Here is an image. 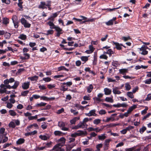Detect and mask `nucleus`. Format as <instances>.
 I'll return each instance as SVG.
<instances>
[{
    "label": "nucleus",
    "instance_id": "obj_60",
    "mask_svg": "<svg viewBox=\"0 0 151 151\" xmlns=\"http://www.w3.org/2000/svg\"><path fill=\"white\" fill-rule=\"evenodd\" d=\"M102 144L101 143L97 145L96 146V148L98 151H100V148L102 147Z\"/></svg>",
    "mask_w": 151,
    "mask_h": 151
},
{
    "label": "nucleus",
    "instance_id": "obj_34",
    "mask_svg": "<svg viewBox=\"0 0 151 151\" xmlns=\"http://www.w3.org/2000/svg\"><path fill=\"white\" fill-rule=\"evenodd\" d=\"M39 138L44 140H46L49 138L47 136L42 135H40L39 136Z\"/></svg>",
    "mask_w": 151,
    "mask_h": 151
},
{
    "label": "nucleus",
    "instance_id": "obj_2",
    "mask_svg": "<svg viewBox=\"0 0 151 151\" xmlns=\"http://www.w3.org/2000/svg\"><path fill=\"white\" fill-rule=\"evenodd\" d=\"M55 29V30L57 32L56 34V37H60V35L63 34L64 32L63 29L59 26H57Z\"/></svg>",
    "mask_w": 151,
    "mask_h": 151
},
{
    "label": "nucleus",
    "instance_id": "obj_23",
    "mask_svg": "<svg viewBox=\"0 0 151 151\" xmlns=\"http://www.w3.org/2000/svg\"><path fill=\"white\" fill-rule=\"evenodd\" d=\"M38 77L36 76H35L32 77H29L28 79L30 80L31 81H36L38 79Z\"/></svg>",
    "mask_w": 151,
    "mask_h": 151
},
{
    "label": "nucleus",
    "instance_id": "obj_63",
    "mask_svg": "<svg viewBox=\"0 0 151 151\" xmlns=\"http://www.w3.org/2000/svg\"><path fill=\"white\" fill-rule=\"evenodd\" d=\"M144 82L145 84H150L151 83V78L147 79Z\"/></svg>",
    "mask_w": 151,
    "mask_h": 151
},
{
    "label": "nucleus",
    "instance_id": "obj_44",
    "mask_svg": "<svg viewBox=\"0 0 151 151\" xmlns=\"http://www.w3.org/2000/svg\"><path fill=\"white\" fill-rule=\"evenodd\" d=\"M58 71H60L61 70H65L67 71H68L69 70L66 68L64 66H61L59 67L58 68Z\"/></svg>",
    "mask_w": 151,
    "mask_h": 151
},
{
    "label": "nucleus",
    "instance_id": "obj_9",
    "mask_svg": "<svg viewBox=\"0 0 151 151\" xmlns=\"http://www.w3.org/2000/svg\"><path fill=\"white\" fill-rule=\"evenodd\" d=\"M139 49L140 51H142V52L141 53L142 55H145L147 54L148 52L145 50L144 47L142 46Z\"/></svg>",
    "mask_w": 151,
    "mask_h": 151
},
{
    "label": "nucleus",
    "instance_id": "obj_21",
    "mask_svg": "<svg viewBox=\"0 0 151 151\" xmlns=\"http://www.w3.org/2000/svg\"><path fill=\"white\" fill-rule=\"evenodd\" d=\"M2 23L4 24H7L9 23V19L7 17L3 18Z\"/></svg>",
    "mask_w": 151,
    "mask_h": 151
},
{
    "label": "nucleus",
    "instance_id": "obj_1",
    "mask_svg": "<svg viewBox=\"0 0 151 151\" xmlns=\"http://www.w3.org/2000/svg\"><path fill=\"white\" fill-rule=\"evenodd\" d=\"M14 26L15 28H17L19 27V20L17 17L16 15H14L12 18Z\"/></svg>",
    "mask_w": 151,
    "mask_h": 151
},
{
    "label": "nucleus",
    "instance_id": "obj_51",
    "mask_svg": "<svg viewBox=\"0 0 151 151\" xmlns=\"http://www.w3.org/2000/svg\"><path fill=\"white\" fill-rule=\"evenodd\" d=\"M81 128V126L80 125V123L78 124L77 125L75 126L72 128V129H78L79 128Z\"/></svg>",
    "mask_w": 151,
    "mask_h": 151
},
{
    "label": "nucleus",
    "instance_id": "obj_61",
    "mask_svg": "<svg viewBox=\"0 0 151 151\" xmlns=\"http://www.w3.org/2000/svg\"><path fill=\"white\" fill-rule=\"evenodd\" d=\"M151 99V94H149L147 95V96L145 100L148 101Z\"/></svg>",
    "mask_w": 151,
    "mask_h": 151
},
{
    "label": "nucleus",
    "instance_id": "obj_31",
    "mask_svg": "<svg viewBox=\"0 0 151 151\" xmlns=\"http://www.w3.org/2000/svg\"><path fill=\"white\" fill-rule=\"evenodd\" d=\"M146 128L144 126L142 127L139 129V132L141 134H142L143 132L146 130Z\"/></svg>",
    "mask_w": 151,
    "mask_h": 151
},
{
    "label": "nucleus",
    "instance_id": "obj_40",
    "mask_svg": "<svg viewBox=\"0 0 151 151\" xmlns=\"http://www.w3.org/2000/svg\"><path fill=\"white\" fill-rule=\"evenodd\" d=\"M10 114L12 116H15L17 114L13 110H10L9 111Z\"/></svg>",
    "mask_w": 151,
    "mask_h": 151
},
{
    "label": "nucleus",
    "instance_id": "obj_33",
    "mask_svg": "<svg viewBox=\"0 0 151 151\" xmlns=\"http://www.w3.org/2000/svg\"><path fill=\"white\" fill-rule=\"evenodd\" d=\"M115 120L114 117L111 116L110 117L107 118V119L105 121L106 122H108L109 121H113Z\"/></svg>",
    "mask_w": 151,
    "mask_h": 151
},
{
    "label": "nucleus",
    "instance_id": "obj_49",
    "mask_svg": "<svg viewBox=\"0 0 151 151\" xmlns=\"http://www.w3.org/2000/svg\"><path fill=\"white\" fill-rule=\"evenodd\" d=\"M101 120L99 119H95L93 122V123L96 124H98L100 123Z\"/></svg>",
    "mask_w": 151,
    "mask_h": 151
},
{
    "label": "nucleus",
    "instance_id": "obj_13",
    "mask_svg": "<svg viewBox=\"0 0 151 151\" xmlns=\"http://www.w3.org/2000/svg\"><path fill=\"white\" fill-rule=\"evenodd\" d=\"M78 132L76 134L78 136H81L82 135H85L86 134L87 132L86 131L84 132L82 130H78L77 131Z\"/></svg>",
    "mask_w": 151,
    "mask_h": 151
},
{
    "label": "nucleus",
    "instance_id": "obj_39",
    "mask_svg": "<svg viewBox=\"0 0 151 151\" xmlns=\"http://www.w3.org/2000/svg\"><path fill=\"white\" fill-rule=\"evenodd\" d=\"M104 53H106V54L109 55L110 56L112 54H113L114 52L111 49H108L106 52H105Z\"/></svg>",
    "mask_w": 151,
    "mask_h": 151
},
{
    "label": "nucleus",
    "instance_id": "obj_26",
    "mask_svg": "<svg viewBox=\"0 0 151 151\" xmlns=\"http://www.w3.org/2000/svg\"><path fill=\"white\" fill-rule=\"evenodd\" d=\"M52 144V142H47L46 143H43V145H45L44 146V147L45 148H46L51 147Z\"/></svg>",
    "mask_w": 151,
    "mask_h": 151
},
{
    "label": "nucleus",
    "instance_id": "obj_54",
    "mask_svg": "<svg viewBox=\"0 0 151 151\" xmlns=\"http://www.w3.org/2000/svg\"><path fill=\"white\" fill-rule=\"evenodd\" d=\"M99 58L100 59H104L105 60H107V59L108 58V57L106 55H104V54H103V55H101L100 56Z\"/></svg>",
    "mask_w": 151,
    "mask_h": 151
},
{
    "label": "nucleus",
    "instance_id": "obj_48",
    "mask_svg": "<svg viewBox=\"0 0 151 151\" xmlns=\"http://www.w3.org/2000/svg\"><path fill=\"white\" fill-rule=\"evenodd\" d=\"M51 1H47V4L46 5V6H47L48 9L50 10H51V8L50 7V6H51Z\"/></svg>",
    "mask_w": 151,
    "mask_h": 151
},
{
    "label": "nucleus",
    "instance_id": "obj_24",
    "mask_svg": "<svg viewBox=\"0 0 151 151\" xmlns=\"http://www.w3.org/2000/svg\"><path fill=\"white\" fill-rule=\"evenodd\" d=\"M105 135V134H103L101 135H99L98 136L99 139L102 141L104 140L106 138Z\"/></svg>",
    "mask_w": 151,
    "mask_h": 151
},
{
    "label": "nucleus",
    "instance_id": "obj_64",
    "mask_svg": "<svg viewBox=\"0 0 151 151\" xmlns=\"http://www.w3.org/2000/svg\"><path fill=\"white\" fill-rule=\"evenodd\" d=\"M135 147H134L131 148H126L125 150V151H133L135 149Z\"/></svg>",
    "mask_w": 151,
    "mask_h": 151
},
{
    "label": "nucleus",
    "instance_id": "obj_12",
    "mask_svg": "<svg viewBox=\"0 0 151 151\" xmlns=\"http://www.w3.org/2000/svg\"><path fill=\"white\" fill-rule=\"evenodd\" d=\"M120 88L119 87H116L113 89V92L115 94H120L121 93L120 91L117 90L118 89H119Z\"/></svg>",
    "mask_w": 151,
    "mask_h": 151
},
{
    "label": "nucleus",
    "instance_id": "obj_11",
    "mask_svg": "<svg viewBox=\"0 0 151 151\" xmlns=\"http://www.w3.org/2000/svg\"><path fill=\"white\" fill-rule=\"evenodd\" d=\"M54 134L55 136H62L65 135V133H63L61 131H55L54 132Z\"/></svg>",
    "mask_w": 151,
    "mask_h": 151
},
{
    "label": "nucleus",
    "instance_id": "obj_3",
    "mask_svg": "<svg viewBox=\"0 0 151 151\" xmlns=\"http://www.w3.org/2000/svg\"><path fill=\"white\" fill-rule=\"evenodd\" d=\"M21 22L25 28H29L31 26V24L27 22V20L24 18L21 19Z\"/></svg>",
    "mask_w": 151,
    "mask_h": 151
},
{
    "label": "nucleus",
    "instance_id": "obj_30",
    "mask_svg": "<svg viewBox=\"0 0 151 151\" xmlns=\"http://www.w3.org/2000/svg\"><path fill=\"white\" fill-rule=\"evenodd\" d=\"M18 37L22 40H24L27 38V36L25 35L22 34L19 35Z\"/></svg>",
    "mask_w": 151,
    "mask_h": 151
},
{
    "label": "nucleus",
    "instance_id": "obj_20",
    "mask_svg": "<svg viewBox=\"0 0 151 151\" xmlns=\"http://www.w3.org/2000/svg\"><path fill=\"white\" fill-rule=\"evenodd\" d=\"M20 84V82L17 81H14V85L12 86V88L13 89H15L17 88Z\"/></svg>",
    "mask_w": 151,
    "mask_h": 151
},
{
    "label": "nucleus",
    "instance_id": "obj_57",
    "mask_svg": "<svg viewBox=\"0 0 151 151\" xmlns=\"http://www.w3.org/2000/svg\"><path fill=\"white\" fill-rule=\"evenodd\" d=\"M76 109H71L70 110V112L71 113H73V114L74 115H76L78 113V111L76 112Z\"/></svg>",
    "mask_w": 151,
    "mask_h": 151
},
{
    "label": "nucleus",
    "instance_id": "obj_32",
    "mask_svg": "<svg viewBox=\"0 0 151 151\" xmlns=\"http://www.w3.org/2000/svg\"><path fill=\"white\" fill-rule=\"evenodd\" d=\"M81 60L83 61H84L85 62L87 61L88 60V57L86 56H82L81 58Z\"/></svg>",
    "mask_w": 151,
    "mask_h": 151
},
{
    "label": "nucleus",
    "instance_id": "obj_5",
    "mask_svg": "<svg viewBox=\"0 0 151 151\" xmlns=\"http://www.w3.org/2000/svg\"><path fill=\"white\" fill-rule=\"evenodd\" d=\"M30 85V82L23 83H22V87L23 89L27 90L29 88Z\"/></svg>",
    "mask_w": 151,
    "mask_h": 151
},
{
    "label": "nucleus",
    "instance_id": "obj_45",
    "mask_svg": "<svg viewBox=\"0 0 151 151\" xmlns=\"http://www.w3.org/2000/svg\"><path fill=\"white\" fill-rule=\"evenodd\" d=\"M51 80V79L50 78L48 77L43 78L42 80V81H45V82H49Z\"/></svg>",
    "mask_w": 151,
    "mask_h": 151
},
{
    "label": "nucleus",
    "instance_id": "obj_29",
    "mask_svg": "<svg viewBox=\"0 0 151 151\" xmlns=\"http://www.w3.org/2000/svg\"><path fill=\"white\" fill-rule=\"evenodd\" d=\"M67 87H70L72 84V83L71 81H69L66 83H63L62 84Z\"/></svg>",
    "mask_w": 151,
    "mask_h": 151
},
{
    "label": "nucleus",
    "instance_id": "obj_14",
    "mask_svg": "<svg viewBox=\"0 0 151 151\" xmlns=\"http://www.w3.org/2000/svg\"><path fill=\"white\" fill-rule=\"evenodd\" d=\"M137 108V105H134L130 107L127 110V111L129 114H130L133 110L136 108Z\"/></svg>",
    "mask_w": 151,
    "mask_h": 151
},
{
    "label": "nucleus",
    "instance_id": "obj_53",
    "mask_svg": "<svg viewBox=\"0 0 151 151\" xmlns=\"http://www.w3.org/2000/svg\"><path fill=\"white\" fill-rule=\"evenodd\" d=\"M93 65H96L97 63V57L96 56L94 55L93 57Z\"/></svg>",
    "mask_w": 151,
    "mask_h": 151
},
{
    "label": "nucleus",
    "instance_id": "obj_18",
    "mask_svg": "<svg viewBox=\"0 0 151 151\" xmlns=\"http://www.w3.org/2000/svg\"><path fill=\"white\" fill-rule=\"evenodd\" d=\"M87 89V92L88 93H90L93 90V87L92 84H90L89 86L86 88Z\"/></svg>",
    "mask_w": 151,
    "mask_h": 151
},
{
    "label": "nucleus",
    "instance_id": "obj_58",
    "mask_svg": "<svg viewBox=\"0 0 151 151\" xmlns=\"http://www.w3.org/2000/svg\"><path fill=\"white\" fill-rule=\"evenodd\" d=\"M3 3H4L7 4H9L11 3L10 0H1Z\"/></svg>",
    "mask_w": 151,
    "mask_h": 151
},
{
    "label": "nucleus",
    "instance_id": "obj_41",
    "mask_svg": "<svg viewBox=\"0 0 151 151\" xmlns=\"http://www.w3.org/2000/svg\"><path fill=\"white\" fill-rule=\"evenodd\" d=\"M65 123L63 122H58V126L60 127H65Z\"/></svg>",
    "mask_w": 151,
    "mask_h": 151
},
{
    "label": "nucleus",
    "instance_id": "obj_35",
    "mask_svg": "<svg viewBox=\"0 0 151 151\" xmlns=\"http://www.w3.org/2000/svg\"><path fill=\"white\" fill-rule=\"evenodd\" d=\"M125 87L126 88V91H129L131 88L130 85L128 83H127L125 84Z\"/></svg>",
    "mask_w": 151,
    "mask_h": 151
},
{
    "label": "nucleus",
    "instance_id": "obj_22",
    "mask_svg": "<svg viewBox=\"0 0 151 151\" xmlns=\"http://www.w3.org/2000/svg\"><path fill=\"white\" fill-rule=\"evenodd\" d=\"M25 139L23 138H20L16 142L17 145H21L24 142Z\"/></svg>",
    "mask_w": 151,
    "mask_h": 151
},
{
    "label": "nucleus",
    "instance_id": "obj_36",
    "mask_svg": "<svg viewBox=\"0 0 151 151\" xmlns=\"http://www.w3.org/2000/svg\"><path fill=\"white\" fill-rule=\"evenodd\" d=\"M105 101L111 103L113 102V99L110 97H106L105 99Z\"/></svg>",
    "mask_w": 151,
    "mask_h": 151
},
{
    "label": "nucleus",
    "instance_id": "obj_10",
    "mask_svg": "<svg viewBox=\"0 0 151 151\" xmlns=\"http://www.w3.org/2000/svg\"><path fill=\"white\" fill-rule=\"evenodd\" d=\"M46 4H45V2L41 1L40 2V4L39 5L38 8L39 9H47V8L46 6Z\"/></svg>",
    "mask_w": 151,
    "mask_h": 151
},
{
    "label": "nucleus",
    "instance_id": "obj_47",
    "mask_svg": "<svg viewBox=\"0 0 151 151\" xmlns=\"http://www.w3.org/2000/svg\"><path fill=\"white\" fill-rule=\"evenodd\" d=\"M37 118V115H36L35 116H29L28 117V119L29 120H32L35 119H36Z\"/></svg>",
    "mask_w": 151,
    "mask_h": 151
},
{
    "label": "nucleus",
    "instance_id": "obj_52",
    "mask_svg": "<svg viewBox=\"0 0 151 151\" xmlns=\"http://www.w3.org/2000/svg\"><path fill=\"white\" fill-rule=\"evenodd\" d=\"M105 24L107 25L110 26L113 24V22H112V20H110L108 22H106Z\"/></svg>",
    "mask_w": 151,
    "mask_h": 151
},
{
    "label": "nucleus",
    "instance_id": "obj_7",
    "mask_svg": "<svg viewBox=\"0 0 151 151\" xmlns=\"http://www.w3.org/2000/svg\"><path fill=\"white\" fill-rule=\"evenodd\" d=\"M119 73L123 76L126 75L128 73V69L126 68H122L119 70Z\"/></svg>",
    "mask_w": 151,
    "mask_h": 151
},
{
    "label": "nucleus",
    "instance_id": "obj_42",
    "mask_svg": "<svg viewBox=\"0 0 151 151\" xmlns=\"http://www.w3.org/2000/svg\"><path fill=\"white\" fill-rule=\"evenodd\" d=\"M75 106L78 109H80L81 110H83L84 109V107L81 105H80L78 104H76L75 105Z\"/></svg>",
    "mask_w": 151,
    "mask_h": 151
},
{
    "label": "nucleus",
    "instance_id": "obj_27",
    "mask_svg": "<svg viewBox=\"0 0 151 151\" xmlns=\"http://www.w3.org/2000/svg\"><path fill=\"white\" fill-rule=\"evenodd\" d=\"M66 139L63 137H61L58 140V142H61L63 144H65V143Z\"/></svg>",
    "mask_w": 151,
    "mask_h": 151
},
{
    "label": "nucleus",
    "instance_id": "obj_17",
    "mask_svg": "<svg viewBox=\"0 0 151 151\" xmlns=\"http://www.w3.org/2000/svg\"><path fill=\"white\" fill-rule=\"evenodd\" d=\"M47 24L50 27V28L51 29H55L57 26H55L53 23V22L49 21L48 22Z\"/></svg>",
    "mask_w": 151,
    "mask_h": 151
},
{
    "label": "nucleus",
    "instance_id": "obj_19",
    "mask_svg": "<svg viewBox=\"0 0 151 151\" xmlns=\"http://www.w3.org/2000/svg\"><path fill=\"white\" fill-rule=\"evenodd\" d=\"M80 117H74L72 119L70 120V123L72 124H75V122L77 120H78L80 119Z\"/></svg>",
    "mask_w": 151,
    "mask_h": 151
},
{
    "label": "nucleus",
    "instance_id": "obj_25",
    "mask_svg": "<svg viewBox=\"0 0 151 151\" xmlns=\"http://www.w3.org/2000/svg\"><path fill=\"white\" fill-rule=\"evenodd\" d=\"M29 90L24 91L21 92V96H26L29 93Z\"/></svg>",
    "mask_w": 151,
    "mask_h": 151
},
{
    "label": "nucleus",
    "instance_id": "obj_16",
    "mask_svg": "<svg viewBox=\"0 0 151 151\" xmlns=\"http://www.w3.org/2000/svg\"><path fill=\"white\" fill-rule=\"evenodd\" d=\"M105 92V94L106 95H109L111 94V90L107 88H105L104 89Z\"/></svg>",
    "mask_w": 151,
    "mask_h": 151
},
{
    "label": "nucleus",
    "instance_id": "obj_15",
    "mask_svg": "<svg viewBox=\"0 0 151 151\" xmlns=\"http://www.w3.org/2000/svg\"><path fill=\"white\" fill-rule=\"evenodd\" d=\"M89 129L90 131H95L96 132H98L102 130V129H99L98 127L96 128L90 127Z\"/></svg>",
    "mask_w": 151,
    "mask_h": 151
},
{
    "label": "nucleus",
    "instance_id": "obj_59",
    "mask_svg": "<svg viewBox=\"0 0 151 151\" xmlns=\"http://www.w3.org/2000/svg\"><path fill=\"white\" fill-rule=\"evenodd\" d=\"M89 50L92 52H93L95 50V48L93 47L92 45H89Z\"/></svg>",
    "mask_w": 151,
    "mask_h": 151
},
{
    "label": "nucleus",
    "instance_id": "obj_6",
    "mask_svg": "<svg viewBox=\"0 0 151 151\" xmlns=\"http://www.w3.org/2000/svg\"><path fill=\"white\" fill-rule=\"evenodd\" d=\"M111 139H106L105 140L104 143V150H107L108 149L109 147V142L111 141Z\"/></svg>",
    "mask_w": 151,
    "mask_h": 151
},
{
    "label": "nucleus",
    "instance_id": "obj_8",
    "mask_svg": "<svg viewBox=\"0 0 151 151\" xmlns=\"http://www.w3.org/2000/svg\"><path fill=\"white\" fill-rule=\"evenodd\" d=\"M96 110L95 109L91 110L88 113H86L85 115L86 116H95L96 115V114L95 113Z\"/></svg>",
    "mask_w": 151,
    "mask_h": 151
},
{
    "label": "nucleus",
    "instance_id": "obj_56",
    "mask_svg": "<svg viewBox=\"0 0 151 151\" xmlns=\"http://www.w3.org/2000/svg\"><path fill=\"white\" fill-rule=\"evenodd\" d=\"M148 109V108L147 106H146L145 109L141 111V114L144 115L147 113V111Z\"/></svg>",
    "mask_w": 151,
    "mask_h": 151
},
{
    "label": "nucleus",
    "instance_id": "obj_4",
    "mask_svg": "<svg viewBox=\"0 0 151 151\" xmlns=\"http://www.w3.org/2000/svg\"><path fill=\"white\" fill-rule=\"evenodd\" d=\"M111 43L113 45H115V47L114 48H116L117 50H121L122 49V46H123V45L122 44H119V43L117 42H115L114 41H112Z\"/></svg>",
    "mask_w": 151,
    "mask_h": 151
},
{
    "label": "nucleus",
    "instance_id": "obj_46",
    "mask_svg": "<svg viewBox=\"0 0 151 151\" xmlns=\"http://www.w3.org/2000/svg\"><path fill=\"white\" fill-rule=\"evenodd\" d=\"M46 104V103H43L42 102H41L40 103L37 104H36V106H45Z\"/></svg>",
    "mask_w": 151,
    "mask_h": 151
},
{
    "label": "nucleus",
    "instance_id": "obj_38",
    "mask_svg": "<svg viewBox=\"0 0 151 151\" xmlns=\"http://www.w3.org/2000/svg\"><path fill=\"white\" fill-rule=\"evenodd\" d=\"M4 34V37L6 39H9L10 38L11 34L10 33L6 32Z\"/></svg>",
    "mask_w": 151,
    "mask_h": 151
},
{
    "label": "nucleus",
    "instance_id": "obj_37",
    "mask_svg": "<svg viewBox=\"0 0 151 151\" xmlns=\"http://www.w3.org/2000/svg\"><path fill=\"white\" fill-rule=\"evenodd\" d=\"M127 95L131 99H133L134 98V96L133 94V93L131 92H128L127 93Z\"/></svg>",
    "mask_w": 151,
    "mask_h": 151
},
{
    "label": "nucleus",
    "instance_id": "obj_55",
    "mask_svg": "<svg viewBox=\"0 0 151 151\" xmlns=\"http://www.w3.org/2000/svg\"><path fill=\"white\" fill-rule=\"evenodd\" d=\"M117 125V124L114 123H111L109 124H107L106 126L107 128H110L116 126Z\"/></svg>",
    "mask_w": 151,
    "mask_h": 151
},
{
    "label": "nucleus",
    "instance_id": "obj_50",
    "mask_svg": "<svg viewBox=\"0 0 151 151\" xmlns=\"http://www.w3.org/2000/svg\"><path fill=\"white\" fill-rule=\"evenodd\" d=\"M131 39L130 37L129 36L127 37H122V40L124 41H126Z\"/></svg>",
    "mask_w": 151,
    "mask_h": 151
},
{
    "label": "nucleus",
    "instance_id": "obj_43",
    "mask_svg": "<svg viewBox=\"0 0 151 151\" xmlns=\"http://www.w3.org/2000/svg\"><path fill=\"white\" fill-rule=\"evenodd\" d=\"M9 126L10 127L14 128L16 127V125L13 122H11L9 124Z\"/></svg>",
    "mask_w": 151,
    "mask_h": 151
},
{
    "label": "nucleus",
    "instance_id": "obj_28",
    "mask_svg": "<svg viewBox=\"0 0 151 151\" xmlns=\"http://www.w3.org/2000/svg\"><path fill=\"white\" fill-rule=\"evenodd\" d=\"M68 88H66V86L65 85H63L62 84L61 86L60 87V90L61 91H65L68 90Z\"/></svg>",
    "mask_w": 151,
    "mask_h": 151
},
{
    "label": "nucleus",
    "instance_id": "obj_62",
    "mask_svg": "<svg viewBox=\"0 0 151 151\" xmlns=\"http://www.w3.org/2000/svg\"><path fill=\"white\" fill-rule=\"evenodd\" d=\"M54 31L52 30H49L47 31V33L46 34L47 35H52L53 34Z\"/></svg>",
    "mask_w": 151,
    "mask_h": 151
}]
</instances>
